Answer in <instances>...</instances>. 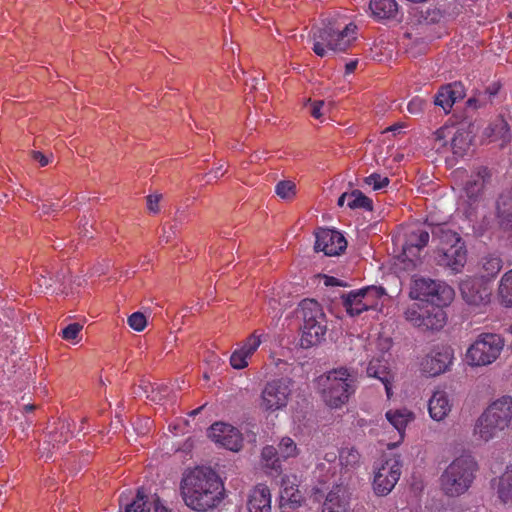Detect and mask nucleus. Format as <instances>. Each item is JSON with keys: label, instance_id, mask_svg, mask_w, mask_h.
Returning a JSON list of instances; mask_svg holds the SVG:
<instances>
[{"label": "nucleus", "instance_id": "obj_1", "mask_svg": "<svg viewBox=\"0 0 512 512\" xmlns=\"http://www.w3.org/2000/svg\"><path fill=\"white\" fill-rule=\"evenodd\" d=\"M181 495L187 507L205 512L215 508L223 500L224 486L211 468L196 467L183 477Z\"/></svg>", "mask_w": 512, "mask_h": 512}, {"label": "nucleus", "instance_id": "obj_2", "mask_svg": "<svg viewBox=\"0 0 512 512\" xmlns=\"http://www.w3.org/2000/svg\"><path fill=\"white\" fill-rule=\"evenodd\" d=\"M357 26L353 23L342 25L336 19L323 21L321 27L311 30L312 50L319 57H326L329 52H346L356 39Z\"/></svg>", "mask_w": 512, "mask_h": 512}, {"label": "nucleus", "instance_id": "obj_3", "mask_svg": "<svg viewBox=\"0 0 512 512\" xmlns=\"http://www.w3.org/2000/svg\"><path fill=\"white\" fill-rule=\"evenodd\" d=\"M433 241L437 242L435 260L439 266L459 273L467 261V249L461 236L450 229L447 224H439L432 228Z\"/></svg>", "mask_w": 512, "mask_h": 512}, {"label": "nucleus", "instance_id": "obj_4", "mask_svg": "<svg viewBox=\"0 0 512 512\" xmlns=\"http://www.w3.org/2000/svg\"><path fill=\"white\" fill-rule=\"evenodd\" d=\"M511 424L512 397L504 395L493 401L478 417L473 435L486 443L508 430Z\"/></svg>", "mask_w": 512, "mask_h": 512}, {"label": "nucleus", "instance_id": "obj_5", "mask_svg": "<svg viewBox=\"0 0 512 512\" xmlns=\"http://www.w3.org/2000/svg\"><path fill=\"white\" fill-rule=\"evenodd\" d=\"M356 382V374L346 367L328 371L319 378L324 403L331 409L343 407L355 393Z\"/></svg>", "mask_w": 512, "mask_h": 512}, {"label": "nucleus", "instance_id": "obj_6", "mask_svg": "<svg viewBox=\"0 0 512 512\" xmlns=\"http://www.w3.org/2000/svg\"><path fill=\"white\" fill-rule=\"evenodd\" d=\"M478 464L473 456L461 455L455 458L440 476V488L448 497H457L471 487Z\"/></svg>", "mask_w": 512, "mask_h": 512}, {"label": "nucleus", "instance_id": "obj_7", "mask_svg": "<svg viewBox=\"0 0 512 512\" xmlns=\"http://www.w3.org/2000/svg\"><path fill=\"white\" fill-rule=\"evenodd\" d=\"M303 317L301 346L308 348L318 344L326 333L325 314L320 304L313 299H304L299 304Z\"/></svg>", "mask_w": 512, "mask_h": 512}, {"label": "nucleus", "instance_id": "obj_8", "mask_svg": "<svg viewBox=\"0 0 512 512\" xmlns=\"http://www.w3.org/2000/svg\"><path fill=\"white\" fill-rule=\"evenodd\" d=\"M504 348V339L496 333H482L468 348L466 357L474 366L493 363Z\"/></svg>", "mask_w": 512, "mask_h": 512}, {"label": "nucleus", "instance_id": "obj_9", "mask_svg": "<svg viewBox=\"0 0 512 512\" xmlns=\"http://www.w3.org/2000/svg\"><path fill=\"white\" fill-rule=\"evenodd\" d=\"M455 296L454 289L447 283L430 278H419L410 291L412 299L425 301L426 304L449 305Z\"/></svg>", "mask_w": 512, "mask_h": 512}, {"label": "nucleus", "instance_id": "obj_10", "mask_svg": "<svg viewBox=\"0 0 512 512\" xmlns=\"http://www.w3.org/2000/svg\"><path fill=\"white\" fill-rule=\"evenodd\" d=\"M292 393V381L287 378L267 382L261 392L260 407L267 412H275L287 406Z\"/></svg>", "mask_w": 512, "mask_h": 512}, {"label": "nucleus", "instance_id": "obj_11", "mask_svg": "<svg viewBox=\"0 0 512 512\" xmlns=\"http://www.w3.org/2000/svg\"><path fill=\"white\" fill-rule=\"evenodd\" d=\"M402 463L398 456L385 459L374 468L372 482L373 491L377 496H387L395 487L401 476Z\"/></svg>", "mask_w": 512, "mask_h": 512}, {"label": "nucleus", "instance_id": "obj_12", "mask_svg": "<svg viewBox=\"0 0 512 512\" xmlns=\"http://www.w3.org/2000/svg\"><path fill=\"white\" fill-rule=\"evenodd\" d=\"M208 437L216 444L234 452L239 451L243 445L242 433L236 427L223 422L211 425Z\"/></svg>", "mask_w": 512, "mask_h": 512}, {"label": "nucleus", "instance_id": "obj_13", "mask_svg": "<svg viewBox=\"0 0 512 512\" xmlns=\"http://www.w3.org/2000/svg\"><path fill=\"white\" fill-rule=\"evenodd\" d=\"M347 248V240L337 230L319 229L316 232L315 250L326 256H337Z\"/></svg>", "mask_w": 512, "mask_h": 512}, {"label": "nucleus", "instance_id": "obj_14", "mask_svg": "<svg viewBox=\"0 0 512 512\" xmlns=\"http://www.w3.org/2000/svg\"><path fill=\"white\" fill-rule=\"evenodd\" d=\"M460 292L465 303L480 308L490 302V292L479 280L467 278L460 283Z\"/></svg>", "mask_w": 512, "mask_h": 512}, {"label": "nucleus", "instance_id": "obj_15", "mask_svg": "<svg viewBox=\"0 0 512 512\" xmlns=\"http://www.w3.org/2000/svg\"><path fill=\"white\" fill-rule=\"evenodd\" d=\"M262 336V333L254 331L242 342L239 348L232 352L230 364L234 369L241 370L248 366V360L254 355L262 343Z\"/></svg>", "mask_w": 512, "mask_h": 512}, {"label": "nucleus", "instance_id": "obj_16", "mask_svg": "<svg viewBox=\"0 0 512 512\" xmlns=\"http://www.w3.org/2000/svg\"><path fill=\"white\" fill-rule=\"evenodd\" d=\"M429 238V232L423 228L417 227L409 230L405 234V240L402 245L405 258L409 261L417 259L420 255V251L427 246Z\"/></svg>", "mask_w": 512, "mask_h": 512}, {"label": "nucleus", "instance_id": "obj_17", "mask_svg": "<svg viewBox=\"0 0 512 512\" xmlns=\"http://www.w3.org/2000/svg\"><path fill=\"white\" fill-rule=\"evenodd\" d=\"M452 362V353L449 349L433 350L421 362V369L429 376L444 373Z\"/></svg>", "mask_w": 512, "mask_h": 512}, {"label": "nucleus", "instance_id": "obj_18", "mask_svg": "<svg viewBox=\"0 0 512 512\" xmlns=\"http://www.w3.org/2000/svg\"><path fill=\"white\" fill-rule=\"evenodd\" d=\"M465 95L464 85L456 81L442 86L434 97V103L441 107L445 113H449L454 103L462 100Z\"/></svg>", "mask_w": 512, "mask_h": 512}, {"label": "nucleus", "instance_id": "obj_19", "mask_svg": "<svg viewBox=\"0 0 512 512\" xmlns=\"http://www.w3.org/2000/svg\"><path fill=\"white\" fill-rule=\"evenodd\" d=\"M349 504L348 489L343 484H336L329 491L322 506V512H347Z\"/></svg>", "mask_w": 512, "mask_h": 512}, {"label": "nucleus", "instance_id": "obj_20", "mask_svg": "<svg viewBox=\"0 0 512 512\" xmlns=\"http://www.w3.org/2000/svg\"><path fill=\"white\" fill-rule=\"evenodd\" d=\"M490 171L487 167H480L476 174L472 175L466 182L464 191L470 204L479 201L486 182L490 179Z\"/></svg>", "mask_w": 512, "mask_h": 512}, {"label": "nucleus", "instance_id": "obj_21", "mask_svg": "<svg viewBox=\"0 0 512 512\" xmlns=\"http://www.w3.org/2000/svg\"><path fill=\"white\" fill-rule=\"evenodd\" d=\"M248 512H271V494L264 484L257 485L249 495Z\"/></svg>", "mask_w": 512, "mask_h": 512}, {"label": "nucleus", "instance_id": "obj_22", "mask_svg": "<svg viewBox=\"0 0 512 512\" xmlns=\"http://www.w3.org/2000/svg\"><path fill=\"white\" fill-rule=\"evenodd\" d=\"M452 404L445 391L437 390L433 393L428 402L430 417L435 421L445 419L450 413Z\"/></svg>", "mask_w": 512, "mask_h": 512}, {"label": "nucleus", "instance_id": "obj_23", "mask_svg": "<svg viewBox=\"0 0 512 512\" xmlns=\"http://www.w3.org/2000/svg\"><path fill=\"white\" fill-rule=\"evenodd\" d=\"M445 306L446 305L440 304H426L425 311L427 313L424 314L422 331L440 330L445 326L447 321V314L443 309Z\"/></svg>", "mask_w": 512, "mask_h": 512}, {"label": "nucleus", "instance_id": "obj_24", "mask_svg": "<svg viewBox=\"0 0 512 512\" xmlns=\"http://www.w3.org/2000/svg\"><path fill=\"white\" fill-rule=\"evenodd\" d=\"M472 133L465 126H455L452 134V139L450 141L449 150L456 157H463L470 148L472 143Z\"/></svg>", "mask_w": 512, "mask_h": 512}, {"label": "nucleus", "instance_id": "obj_25", "mask_svg": "<svg viewBox=\"0 0 512 512\" xmlns=\"http://www.w3.org/2000/svg\"><path fill=\"white\" fill-rule=\"evenodd\" d=\"M367 375L379 379L385 387L387 397L392 395V376L388 370L387 362L380 359H372L367 366Z\"/></svg>", "mask_w": 512, "mask_h": 512}, {"label": "nucleus", "instance_id": "obj_26", "mask_svg": "<svg viewBox=\"0 0 512 512\" xmlns=\"http://www.w3.org/2000/svg\"><path fill=\"white\" fill-rule=\"evenodd\" d=\"M369 11L376 21L392 20L398 14V3L395 0H370Z\"/></svg>", "mask_w": 512, "mask_h": 512}, {"label": "nucleus", "instance_id": "obj_27", "mask_svg": "<svg viewBox=\"0 0 512 512\" xmlns=\"http://www.w3.org/2000/svg\"><path fill=\"white\" fill-rule=\"evenodd\" d=\"M302 499V495L297 488L296 477L292 478L286 476L282 478L281 489H280V504L284 506L286 504L299 505Z\"/></svg>", "mask_w": 512, "mask_h": 512}, {"label": "nucleus", "instance_id": "obj_28", "mask_svg": "<svg viewBox=\"0 0 512 512\" xmlns=\"http://www.w3.org/2000/svg\"><path fill=\"white\" fill-rule=\"evenodd\" d=\"M388 422L398 431L400 440L403 439L407 425L414 420V413L407 408L391 409L385 414Z\"/></svg>", "mask_w": 512, "mask_h": 512}, {"label": "nucleus", "instance_id": "obj_29", "mask_svg": "<svg viewBox=\"0 0 512 512\" xmlns=\"http://www.w3.org/2000/svg\"><path fill=\"white\" fill-rule=\"evenodd\" d=\"M72 437L71 423L66 420H60L56 426L47 435V440L44 443L52 445L53 448H58L60 445L65 444Z\"/></svg>", "mask_w": 512, "mask_h": 512}, {"label": "nucleus", "instance_id": "obj_30", "mask_svg": "<svg viewBox=\"0 0 512 512\" xmlns=\"http://www.w3.org/2000/svg\"><path fill=\"white\" fill-rule=\"evenodd\" d=\"M342 303L346 312L350 316H356L364 311H367L364 305V298L361 289L350 291L342 295Z\"/></svg>", "mask_w": 512, "mask_h": 512}, {"label": "nucleus", "instance_id": "obj_31", "mask_svg": "<svg viewBox=\"0 0 512 512\" xmlns=\"http://www.w3.org/2000/svg\"><path fill=\"white\" fill-rule=\"evenodd\" d=\"M364 305L367 310H376L382 305V299L386 295L385 289L380 286H367L361 288Z\"/></svg>", "mask_w": 512, "mask_h": 512}, {"label": "nucleus", "instance_id": "obj_32", "mask_svg": "<svg viewBox=\"0 0 512 512\" xmlns=\"http://www.w3.org/2000/svg\"><path fill=\"white\" fill-rule=\"evenodd\" d=\"M498 497L504 504H512V463H510L506 471L499 478Z\"/></svg>", "mask_w": 512, "mask_h": 512}, {"label": "nucleus", "instance_id": "obj_33", "mask_svg": "<svg viewBox=\"0 0 512 512\" xmlns=\"http://www.w3.org/2000/svg\"><path fill=\"white\" fill-rule=\"evenodd\" d=\"M361 455L354 447H343L339 452V462L342 469L351 471L360 466Z\"/></svg>", "mask_w": 512, "mask_h": 512}, {"label": "nucleus", "instance_id": "obj_34", "mask_svg": "<svg viewBox=\"0 0 512 512\" xmlns=\"http://www.w3.org/2000/svg\"><path fill=\"white\" fill-rule=\"evenodd\" d=\"M455 125H444L437 129L434 136V148L437 151H448Z\"/></svg>", "mask_w": 512, "mask_h": 512}, {"label": "nucleus", "instance_id": "obj_35", "mask_svg": "<svg viewBox=\"0 0 512 512\" xmlns=\"http://www.w3.org/2000/svg\"><path fill=\"white\" fill-rule=\"evenodd\" d=\"M425 309L426 303H413L405 310L404 317L414 327L422 329L424 314L427 313Z\"/></svg>", "mask_w": 512, "mask_h": 512}, {"label": "nucleus", "instance_id": "obj_36", "mask_svg": "<svg viewBox=\"0 0 512 512\" xmlns=\"http://www.w3.org/2000/svg\"><path fill=\"white\" fill-rule=\"evenodd\" d=\"M499 297L506 307H512V269L507 271L499 284Z\"/></svg>", "mask_w": 512, "mask_h": 512}, {"label": "nucleus", "instance_id": "obj_37", "mask_svg": "<svg viewBox=\"0 0 512 512\" xmlns=\"http://www.w3.org/2000/svg\"><path fill=\"white\" fill-rule=\"evenodd\" d=\"M347 206L351 209H364L372 211L373 201L365 196L360 190H353L349 193Z\"/></svg>", "mask_w": 512, "mask_h": 512}, {"label": "nucleus", "instance_id": "obj_38", "mask_svg": "<svg viewBox=\"0 0 512 512\" xmlns=\"http://www.w3.org/2000/svg\"><path fill=\"white\" fill-rule=\"evenodd\" d=\"M150 510L151 505L143 488L138 489L137 495L131 503L125 504V512H150Z\"/></svg>", "mask_w": 512, "mask_h": 512}, {"label": "nucleus", "instance_id": "obj_39", "mask_svg": "<svg viewBox=\"0 0 512 512\" xmlns=\"http://www.w3.org/2000/svg\"><path fill=\"white\" fill-rule=\"evenodd\" d=\"M261 456L267 467H270L275 471H279L281 469L280 455L278 449L274 446H265L262 449Z\"/></svg>", "mask_w": 512, "mask_h": 512}, {"label": "nucleus", "instance_id": "obj_40", "mask_svg": "<svg viewBox=\"0 0 512 512\" xmlns=\"http://www.w3.org/2000/svg\"><path fill=\"white\" fill-rule=\"evenodd\" d=\"M278 452L281 458L288 459L297 457L299 449L292 438L283 437L278 444Z\"/></svg>", "mask_w": 512, "mask_h": 512}, {"label": "nucleus", "instance_id": "obj_41", "mask_svg": "<svg viewBox=\"0 0 512 512\" xmlns=\"http://www.w3.org/2000/svg\"><path fill=\"white\" fill-rule=\"evenodd\" d=\"M482 268L486 277H495L502 268V260L498 256L488 255L482 259Z\"/></svg>", "mask_w": 512, "mask_h": 512}, {"label": "nucleus", "instance_id": "obj_42", "mask_svg": "<svg viewBox=\"0 0 512 512\" xmlns=\"http://www.w3.org/2000/svg\"><path fill=\"white\" fill-rule=\"evenodd\" d=\"M275 193L283 200H292L296 196V185L290 180L279 181L275 185Z\"/></svg>", "mask_w": 512, "mask_h": 512}, {"label": "nucleus", "instance_id": "obj_43", "mask_svg": "<svg viewBox=\"0 0 512 512\" xmlns=\"http://www.w3.org/2000/svg\"><path fill=\"white\" fill-rule=\"evenodd\" d=\"M496 215L501 230L507 234L508 238L512 239V211L505 212L501 210L500 201L496 205Z\"/></svg>", "mask_w": 512, "mask_h": 512}, {"label": "nucleus", "instance_id": "obj_44", "mask_svg": "<svg viewBox=\"0 0 512 512\" xmlns=\"http://www.w3.org/2000/svg\"><path fill=\"white\" fill-rule=\"evenodd\" d=\"M365 183L372 186L374 190H380L388 186L390 180L386 176H382L378 173H372L365 178Z\"/></svg>", "mask_w": 512, "mask_h": 512}, {"label": "nucleus", "instance_id": "obj_45", "mask_svg": "<svg viewBox=\"0 0 512 512\" xmlns=\"http://www.w3.org/2000/svg\"><path fill=\"white\" fill-rule=\"evenodd\" d=\"M129 326L134 329L135 331H142L147 325L146 317L141 312H134L128 317L127 320Z\"/></svg>", "mask_w": 512, "mask_h": 512}, {"label": "nucleus", "instance_id": "obj_46", "mask_svg": "<svg viewBox=\"0 0 512 512\" xmlns=\"http://www.w3.org/2000/svg\"><path fill=\"white\" fill-rule=\"evenodd\" d=\"M82 330V325L79 323H71L67 325L64 329L61 331V336L64 340H75L79 333Z\"/></svg>", "mask_w": 512, "mask_h": 512}, {"label": "nucleus", "instance_id": "obj_47", "mask_svg": "<svg viewBox=\"0 0 512 512\" xmlns=\"http://www.w3.org/2000/svg\"><path fill=\"white\" fill-rule=\"evenodd\" d=\"M500 87L498 82H493L483 91H479L486 105L492 102V99L499 93Z\"/></svg>", "mask_w": 512, "mask_h": 512}, {"label": "nucleus", "instance_id": "obj_48", "mask_svg": "<svg viewBox=\"0 0 512 512\" xmlns=\"http://www.w3.org/2000/svg\"><path fill=\"white\" fill-rule=\"evenodd\" d=\"M425 105L426 101L421 97L416 96L409 101L407 110L412 115H419L423 112Z\"/></svg>", "mask_w": 512, "mask_h": 512}, {"label": "nucleus", "instance_id": "obj_49", "mask_svg": "<svg viewBox=\"0 0 512 512\" xmlns=\"http://www.w3.org/2000/svg\"><path fill=\"white\" fill-rule=\"evenodd\" d=\"M160 199H161V195H158V194L149 195L147 197V208L149 209L150 212H152V213L159 212Z\"/></svg>", "mask_w": 512, "mask_h": 512}, {"label": "nucleus", "instance_id": "obj_50", "mask_svg": "<svg viewBox=\"0 0 512 512\" xmlns=\"http://www.w3.org/2000/svg\"><path fill=\"white\" fill-rule=\"evenodd\" d=\"M176 229L173 225H164L163 226V234L161 236V242L169 243L171 239L175 236Z\"/></svg>", "mask_w": 512, "mask_h": 512}, {"label": "nucleus", "instance_id": "obj_51", "mask_svg": "<svg viewBox=\"0 0 512 512\" xmlns=\"http://www.w3.org/2000/svg\"><path fill=\"white\" fill-rule=\"evenodd\" d=\"M485 105L486 104H485L482 96L480 95L479 91L474 96H472L471 98H469L467 100V106L471 107V108L477 109V108L483 107Z\"/></svg>", "mask_w": 512, "mask_h": 512}, {"label": "nucleus", "instance_id": "obj_52", "mask_svg": "<svg viewBox=\"0 0 512 512\" xmlns=\"http://www.w3.org/2000/svg\"><path fill=\"white\" fill-rule=\"evenodd\" d=\"M324 106V101L318 100L311 103V115L319 119L322 116L321 109Z\"/></svg>", "mask_w": 512, "mask_h": 512}, {"label": "nucleus", "instance_id": "obj_53", "mask_svg": "<svg viewBox=\"0 0 512 512\" xmlns=\"http://www.w3.org/2000/svg\"><path fill=\"white\" fill-rule=\"evenodd\" d=\"M32 157L35 161L39 162L42 167L49 164V158L40 151H33Z\"/></svg>", "mask_w": 512, "mask_h": 512}, {"label": "nucleus", "instance_id": "obj_54", "mask_svg": "<svg viewBox=\"0 0 512 512\" xmlns=\"http://www.w3.org/2000/svg\"><path fill=\"white\" fill-rule=\"evenodd\" d=\"M38 283L40 287H45L46 289H49L50 287H52L53 279L51 277L41 275L40 278H38Z\"/></svg>", "mask_w": 512, "mask_h": 512}, {"label": "nucleus", "instance_id": "obj_55", "mask_svg": "<svg viewBox=\"0 0 512 512\" xmlns=\"http://www.w3.org/2000/svg\"><path fill=\"white\" fill-rule=\"evenodd\" d=\"M357 65H358L357 59L351 60L348 63H346V65H345L346 73L347 74L353 73L355 71V69L357 68Z\"/></svg>", "mask_w": 512, "mask_h": 512}, {"label": "nucleus", "instance_id": "obj_56", "mask_svg": "<svg viewBox=\"0 0 512 512\" xmlns=\"http://www.w3.org/2000/svg\"><path fill=\"white\" fill-rule=\"evenodd\" d=\"M41 210H42L43 214H49L50 211L55 210V205L54 204H43L41 207Z\"/></svg>", "mask_w": 512, "mask_h": 512}, {"label": "nucleus", "instance_id": "obj_57", "mask_svg": "<svg viewBox=\"0 0 512 512\" xmlns=\"http://www.w3.org/2000/svg\"><path fill=\"white\" fill-rule=\"evenodd\" d=\"M348 196H349V193H343L339 198H338V206L342 207L346 201V199L348 200Z\"/></svg>", "mask_w": 512, "mask_h": 512}, {"label": "nucleus", "instance_id": "obj_58", "mask_svg": "<svg viewBox=\"0 0 512 512\" xmlns=\"http://www.w3.org/2000/svg\"><path fill=\"white\" fill-rule=\"evenodd\" d=\"M336 459V454L331 452V453H326L325 455V460L328 461V462H333L334 460Z\"/></svg>", "mask_w": 512, "mask_h": 512}, {"label": "nucleus", "instance_id": "obj_59", "mask_svg": "<svg viewBox=\"0 0 512 512\" xmlns=\"http://www.w3.org/2000/svg\"><path fill=\"white\" fill-rule=\"evenodd\" d=\"M214 177L217 178L219 176H222L224 174V171H222V166L218 167L214 172Z\"/></svg>", "mask_w": 512, "mask_h": 512}, {"label": "nucleus", "instance_id": "obj_60", "mask_svg": "<svg viewBox=\"0 0 512 512\" xmlns=\"http://www.w3.org/2000/svg\"><path fill=\"white\" fill-rule=\"evenodd\" d=\"M34 408H35V406H34V405H26V406L24 407V409H25L27 412L33 411V410H34Z\"/></svg>", "mask_w": 512, "mask_h": 512}, {"label": "nucleus", "instance_id": "obj_61", "mask_svg": "<svg viewBox=\"0 0 512 512\" xmlns=\"http://www.w3.org/2000/svg\"><path fill=\"white\" fill-rule=\"evenodd\" d=\"M336 281H337V280H336L335 278L331 277V278L329 279V282H328V283H329V284H335V285H338V283H337Z\"/></svg>", "mask_w": 512, "mask_h": 512}, {"label": "nucleus", "instance_id": "obj_62", "mask_svg": "<svg viewBox=\"0 0 512 512\" xmlns=\"http://www.w3.org/2000/svg\"><path fill=\"white\" fill-rule=\"evenodd\" d=\"M500 125L502 126V128L508 130L507 124L503 120H500Z\"/></svg>", "mask_w": 512, "mask_h": 512}, {"label": "nucleus", "instance_id": "obj_63", "mask_svg": "<svg viewBox=\"0 0 512 512\" xmlns=\"http://www.w3.org/2000/svg\"><path fill=\"white\" fill-rule=\"evenodd\" d=\"M398 128H399V127H397V126H392V127L388 128V130H390V131H394V130H396V129H398Z\"/></svg>", "mask_w": 512, "mask_h": 512}, {"label": "nucleus", "instance_id": "obj_64", "mask_svg": "<svg viewBox=\"0 0 512 512\" xmlns=\"http://www.w3.org/2000/svg\"><path fill=\"white\" fill-rule=\"evenodd\" d=\"M119 500H120V504H121V505H124L123 495H121V496H120V499H119Z\"/></svg>", "mask_w": 512, "mask_h": 512}]
</instances>
